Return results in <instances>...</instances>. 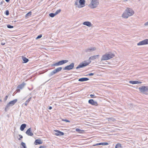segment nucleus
<instances>
[{"mask_svg": "<svg viewBox=\"0 0 148 148\" xmlns=\"http://www.w3.org/2000/svg\"><path fill=\"white\" fill-rule=\"evenodd\" d=\"M42 37V34H40L36 38V39H38L39 38H40Z\"/></svg>", "mask_w": 148, "mask_h": 148, "instance_id": "473e14b6", "label": "nucleus"}, {"mask_svg": "<svg viewBox=\"0 0 148 148\" xmlns=\"http://www.w3.org/2000/svg\"><path fill=\"white\" fill-rule=\"evenodd\" d=\"M99 3L98 0H92L89 6L91 8H95L97 7Z\"/></svg>", "mask_w": 148, "mask_h": 148, "instance_id": "7ed1b4c3", "label": "nucleus"}, {"mask_svg": "<svg viewBox=\"0 0 148 148\" xmlns=\"http://www.w3.org/2000/svg\"><path fill=\"white\" fill-rule=\"evenodd\" d=\"M90 62V61L88 63L86 61H85L84 62L80 63L78 66L76 67V69H78L84 67L88 65Z\"/></svg>", "mask_w": 148, "mask_h": 148, "instance_id": "0eeeda50", "label": "nucleus"}, {"mask_svg": "<svg viewBox=\"0 0 148 148\" xmlns=\"http://www.w3.org/2000/svg\"><path fill=\"white\" fill-rule=\"evenodd\" d=\"M99 56V55H96L91 56L89 58V60H94L97 58Z\"/></svg>", "mask_w": 148, "mask_h": 148, "instance_id": "4be33fe9", "label": "nucleus"}, {"mask_svg": "<svg viewBox=\"0 0 148 148\" xmlns=\"http://www.w3.org/2000/svg\"><path fill=\"white\" fill-rule=\"evenodd\" d=\"M129 83L130 84H141V82H139L138 81H130L129 82Z\"/></svg>", "mask_w": 148, "mask_h": 148, "instance_id": "6ab92c4d", "label": "nucleus"}, {"mask_svg": "<svg viewBox=\"0 0 148 148\" xmlns=\"http://www.w3.org/2000/svg\"><path fill=\"white\" fill-rule=\"evenodd\" d=\"M121 148V144L119 143H117L115 146V148Z\"/></svg>", "mask_w": 148, "mask_h": 148, "instance_id": "b1692460", "label": "nucleus"}, {"mask_svg": "<svg viewBox=\"0 0 148 148\" xmlns=\"http://www.w3.org/2000/svg\"><path fill=\"white\" fill-rule=\"evenodd\" d=\"M102 143H97L93 145V146L102 145Z\"/></svg>", "mask_w": 148, "mask_h": 148, "instance_id": "c9c22d12", "label": "nucleus"}, {"mask_svg": "<svg viewBox=\"0 0 148 148\" xmlns=\"http://www.w3.org/2000/svg\"><path fill=\"white\" fill-rule=\"evenodd\" d=\"M8 95H6L5 97V98L4 99V101H6L7 100L8 98Z\"/></svg>", "mask_w": 148, "mask_h": 148, "instance_id": "4c0bfd02", "label": "nucleus"}, {"mask_svg": "<svg viewBox=\"0 0 148 148\" xmlns=\"http://www.w3.org/2000/svg\"><path fill=\"white\" fill-rule=\"evenodd\" d=\"M83 24L89 27H90L92 25L91 23L89 21H85L83 22Z\"/></svg>", "mask_w": 148, "mask_h": 148, "instance_id": "f3484780", "label": "nucleus"}, {"mask_svg": "<svg viewBox=\"0 0 148 148\" xmlns=\"http://www.w3.org/2000/svg\"><path fill=\"white\" fill-rule=\"evenodd\" d=\"M5 1L7 2H9L10 1V0H5Z\"/></svg>", "mask_w": 148, "mask_h": 148, "instance_id": "09e8293b", "label": "nucleus"}, {"mask_svg": "<svg viewBox=\"0 0 148 148\" xmlns=\"http://www.w3.org/2000/svg\"><path fill=\"white\" fill-rule=\"evenodd\" d=\"M125 1H127L128 0H124Z\"/></svg>", "mask_w": 148, "mask_h": 148, "instance_id": "8fccbe9b", "label": "nucleus"}, {"mask_svg": "<svg viewBox=\"0 0 148 148\" xmlns=\"http://www.w3.org/2000/svg\"><path fill=\"white\" fill-rule=\"evenodd\" d=\"M32 12H29L28 13H27L26 15V16H30L31 15Z\"/></svg>", "mask_w": 148, "mask_h": 148, "instance_id": "7c9ffc66", "label": "nucleus"}, {"mask_svg": "<svg viewBox=\"0 0 148 148\" xmlns=\"http://www.w3.org/2000/svg\"><path fill=\"white\" fill-rule=\"evenodd\" d=\"M96 50V48L94 47H92L91 48H88L85 50V51L86 52H92Z\"/></svg>", "mask_w": 148, "mask_h": 148, "instance_id": "4468645a", "label": "nucleus"}, {"mask_svg": "<svg viewBox=\"0 0 148 148\" xmlns=\"http://www.w3.org/2000/svg\"><path fill=\"white\" fill-rule=\"evenodd\" d=\"M74 66V63H71L69 65H67L63 69L64 70H71L73 68Z\"/></svg>", "mask_w": 148, "mask_h": 148, "instance_id": "1a4fd4ad", "label": "nucleus"}, {"mask_svg": "<svg viewBox=\"0 0 148 148\" xmlns=\"http://www.w3.org/2000/svg\"><path fill=\"white\" fill-rule=\"evenodd\" d=\"M90 97L92 98H94L96 97L94 95L91 94L90 95Z\"/></svg>", "mask_w": 148, "mask_h": 148, "instance_id": "e433bc0d", "label": "nucleus"}, {"mask_svg": "<svg viewBox=\"0 0 148 148\" xmlns=\"http://www.w3.org/2000/svg\"><path fill=\"white\" fill-rule=\"evenodd\" d=\"M21 145L23 146L24 148L26 147L25 143L23 142L21 143Z\"/></svg>", "mask_w": 148, "mask_h": 148, "instance_id": "c85d7f7f", "label": "nucleus"}, {"mask_svg": "<svg viewBox=\"0 0 148 148\" xmlns=\"http://www.w3.org/2000/svg\"><path fill=\"white\" fill-rule=\"evenodd\" d=\"M42 141L40 139H37L35 140L34 143L36 145H39L42 144Z\"/></svg>", "mask_w": 148, "mask_h": 148, "instance_id": "a211bd4d", "label": "nucleus"}, {"mask_svg": "<svg viewBox=\"0 0 148 148\" xmlns=\"http://www.w3.org/2000/svg\"><path fill=\"white\" fill-rule=\"evenodd\" d=\"M19 136L20 137V138H18V140H20L21 138H23V137L20 134H19Z\"/></svg>", "mask_w": 148, "mask_h": 148, "instance_id": "58836bf2", "label": "nucleus"}, {"mask_svg": "<svg viewBox=\"0 0 148 148\" xmlns=\"http://www.w3.org/2000/svg\"><path fill=\"white\" fill-rule=\"evenodd\" d=\"M75 131L77 132H81L82 131H84L83 130H81L79 129L78 128H76L75 129Z\"/></svg>", "mask_w": 148, "mask_h": 148, "instance_id": "c756f323", "label": "nucleus"}, {"mask_svg": "<svg viewBox=\"0 0 148 148\" xmlns=\"http://www.w3.org/2000/svg\"><path fill=\"white\" fill-rule=\"evenodd\" d=\"M79 1V0H76V1L75 2V5H78V1Z\"/></svg>", "mask_w": 148, "mask_h": 148, "instance_id": "79ce46f5", "label": "nucleus"}, {"mask_svg": "<svg viewBox=\"0 0 148 148\" xmlns=\"http://www.w3.org/2000/svg\"><path fill=\"white\" fill-rule=\"evenodd\" d=\"M5 42H2L1 43V45H5Z\"/></svg>", "mask_w": 148, "mask_h": 148, "instance_id": "49530a36", "label": "nucleus"}, {"mask_svg": "<svg viewBox=\"0 0 148 148\" xmlns=\"http://www.w3.org/2000/svg\"><path fill=\"white\" fill-rule=\"evenodd\" d=\"M89 79L86 77L82 78L79 79H78V81L80 82H84L85 81H86L88 80Z\"/></svg>", "mask_w": 148, "mask_h": 148, "instance_id": "412c9836", "label": "nucleus"}, {"mask_svg": "<svg viewBox=\"0 0 148 148\" xmlns=\"http://www.w3.org/2000/svg\"><path fill=\"white\" fill-rule=\"evenodd\" d=\"M26 125L25 124H22L20 127V129L21 131H23L24 129L26 127Z\"/></svg>", "mask_w": 148, "mask_h": 148, "instance_id": "aec40b11", "label": "nucleus"}, {"mask_svg": "<svg viewBox=\"0 0 148 148\" xmlns=\"http://www.w3.org/2000/svg\"><path fill=\"white\" fill-rule=\"evenodd\" d=\"M139 91L147 95L148 94V87L147 86H141L138 88Z\"/></svg>", "mask_w": 148, "mask_h": 148, "instance_id": "39448f33", "label": "nucleus"}, {"mask_svg": "<svg viewBox=\"0 0 148 148\" xmlns=\"http://www.w3.org/2000/svg\"><path fill=\"white\" fill-rule=\"evenodd\" d=\"M52 107L51 106H49V110H51V109H52Z\"/></svg>", "mask_w": 148, "mask_h": 148, "instance_id": "de8ad7c7", "label": "nucleus"}, {"mask_svg": "<svg viewBox=\"0 0 148 148\" xmlns=\"http://www.w3.org/2000/svg\"><path fill=\"white\" fill-rule=\"evenodd\" d=\"M7 27L8 28H12L14 27L13 26L9 25H7Z\"/></svg>", "mask_w": 148, "mask_h": 148, "instance_id": "2f4dec72", "label": "nucleus"}, {"mask_svg": "<svg viewBox=\"0 0 148 148\" xmlns=\"http://www.w3.org/2000/svg\"><path fill=\"white\" fill-rule=\"evenodd\" d=\"M5 3V1H3L1 2L0 3V5H2L3 3Z\"/></svg>", "mask_w": 148, "mask_h": 148, "instance_id": "a19ab883", "label": "nucleus"}, {"mask_svg": "<svg viewBox=\"0 0 148 148\" xmlns=\"http://www.w3.org/2000/svg\"><path fill=\"white\" fill-rule=\"evenodd\" d=\"M93 75H94V73H91L89 74H88V75H89L90 76H91Z\"/></svg>", "mask_w": 148, "mask_h": 148, "instance_id": "c03bdc74", "label": "nucleus"}, {"mask_svg": "<svg viewBox=\"0 0 148 148\" xmlns=\"http://www.w3.org/2000/svg\"><path fill=\"white\" fill-rule=\"evenodd\" d=\"M31 99V97H30L26 101L25 103H24L25 105L26 106H27L29 101H30Z\"/></svg>", "mask_w": 148, "mask_h": 148, "instance_id": "393cba45", "label": "nucleus"}, {"mask_svg": "<svg viewBox=\"0 0 148 148\" xmlns=\"http://www.w3.org/2000/svg\"><path fill=\"white\" fill-rule=\"evenodd\" d=\"M49 16L51 17H53L56 15L55 13H50L49 14Z\"/></svg>", "mask_w": 148, "mask_h": 148, "instance_id": "bb28decb", "label": "nucleus"}, {"mask_svg": "<svg viewBox=\"0 0 148 148\" xmlns=\"http://www.w3.org/2000/svg\"><path fill=\"white\" fill-rule=\"evenodd\" d=\"M88 102L89 104L95 106H98V104L97 102L94 101L93 99H90L88 100Z\"/></svg>", "mask_w": 148, "mask_h": 148, "instance_id": "9b49d317", "label": "nucleus"}, {"mask_svg": "<svg viewBox=\"0 0 148 148\" xmlns=\"http://www.w3.org/2000/svg\"><path fill=\"white\" fill-rule=\"evenodd\" d=\"M144 25H145V26L148 25V21L147 22L145 23L144 24Z\"/></svg>", "mask_w": 148, "mask_h": 148, "instance_id": "37998d69", "label": "nucleus"}, {"mask_svg": "<svg viewBox=\"0 0 148 148\" xmlns=\"http://www.w3.org/2000/svg\"><path fill=\"white\" fill-rule=\"evenodd\" d=\"M16 21H14V22H15Z\"/></svg>", "mask_w": 148, "mask_h": 148, "instance_id": "3c124183", "label": "nucleus"}, {"mask_svg": "<svg viewBox=\"0 0 148 148\" xmlns=\"http://www.w3.org/2000/svg\"><path fill=\"white\" fill-rule=\"evenodd\" d=\"M62 121H66V122H70V121L69 120H66V119H62Z\"/></svg>", "mask_w": 148, "mask_h": 148, "instance_id": "ea45409f", "label": "nucleus"}, {"mask_svg": "<svg viewBox=\"0 0 148 148\" xmlns=\"http://www.w3.org/2000/svg\"><path fill=\"white\" fill-rule=\"evenodd\" d=\"M39 148H45V147L44 146H41Z\"/></svg>", "mask_w": 148, "mask_h": 148, "instance_id": "a18cd8bd", "label": "nucleus"}, {"mask_svg": "<svg viewBox=\"0 0 148 148\" xmlns=\"http://www.w3.org/2000/svg\"><path fill=\"white\" fill-rule=\"evenodd\" d=\"M54 131L56 132L55 133V135L57 136H62L64 135V133L63 132L59 130H55Z\"/></svg>", "mask_w": 148, "mask_h": 148, "instance_id": "2eb2a0df", "label": "nucleus"}, {"mask_svg": "<svg viewBox=\"0 0 148 148\" xmlns=\"http://www.w3.org/2000/svg\"><path fill=\"white\" fill-rule=\"evenodd\" d=\"M26 134L29 136H32L33 135V134L31 131V128H29L26 131Z\"/></svg>", "mask_w": 148, "mask_h": 148, "instance_id": "ddd939ff", "label": "nucleus"}, {"mask_svg": "<svg viewBox=\"0 0 148 148\" xmlns=\"http://www.w3.org/2000/svg\"><path fill=\"white\" fill-rule=\"evenodd\" d=\"M61 11V9H59L58 10H57L56 12L55 13V14L56 15H57V14H59V13H60V12Z\"/></svg>", "mask_w": 148, "mask_h": 148, "instance_id": "cd10ccee", "label": "nucleus"}, {"mask_svg": "<svg viewBox=\"0 0 148 148\" xmlns=\"http://www.w3.org/2000/svg\"><path fill=\"white\" fill-rule=\"evenodd\" d=\"M134 13V11L131 8H127L122 15V17L127 18L132 15Z\"/></svg>", "mask_w": 148, "mask_h": 148, "instance_id": "f257e3e1", "label": "nucleus"}, {"mask_svg": "<svg viewBox=\"0 0 148 148\" xmlns=\"http://www.w3.org/2000/svg\"><path fill=\"white\" fill-rule=\"evenodd\" d=\"M148 44V39H146L140 42L137 44L138 46Z\"/></svg>", "mask_w": 148, "mask_h": 148, "instance_id": "9d476101", "label": "nucleus"}, {"mask_svg": "<svg viewBox=\"0 0 148 148\" xmlns=\"http://www.w3.org/2000/svg\"><path fill=\"white\" fill-rule=\"evenodd\" d=\"M68 62V60H62L52 64V66H58L67 63Z\"/></svg>", "mask_w": 148, "mask_h": 148, "instance_id": "423d86ee", "label": "nucleus"}, {"mask_svg": "<svg viewBox=\"0 0 148 148\" xmlns=\"http://www.w3.org/2000/svg\"><path fill=\"white\" fill-rule=\"evenodd\" d=\"M17 100L15 99L13 101H11L8 103L6 106L5 110V112L7 111L8 110V108L10 106H12L17 101Z\"/></svg>", "mask_w": 148, "mask_h": 148, "instance_id": "20e7f679", "label": "nucleus"}, {"mask_svg": "<svg viewBox=\"0 0 148 148\" xmlns=\"http://www.w3.org/2000/svg\"><path fill=\"white\" fill-rule=\"evenodd\" d=\"M108 121L109 122L115 121V119L112 118H109L107 119Z\"/></svg>", "mask_w": 148, "mask_h": 148, "instance_id": "a878e982", "label": "nucleus"}, {"mask_svg": "<svg viewBox=\"0 0 148 148\" xmlns=\"http://www.w3.org/2000/svg\"><path fill=\"white\" fill-rule=\"evenodd\" d=\"M22 59L24 63H27L29 61L28 59L26 58L25 57L23 56L22 57Z\"/></svg>", "mask_w": 148, "mask_h": 148, "instance_id": "5701e85b", "label": "nucleus"}, {"mask_svg": "<svg viewBox=\"0 0 148 148\" xmlns=\"http://www.w3.org/2000/svg\"><path fill=\"white\" fill-rule=\"evenodd\" d=\"M26 84L24 82H23L22 84L18 85L17 87V88H18V89L17 90V92L20 91V90L19 89H22L24 87V86Z\"/></svg>", "mask_w": 148, "mask_h": 148, "instance_id": "f8f14e48", "label": "nucleus"}, {"mask_svg": "<svg viewBox=\"0 0 148 148\" xmlns=\"http://www.w3.org/2000/svg\"><path fill=\"white\" fill-rule=\"evenodd\" d=\"M102 145H106L108 144V143L106 142L102 143Z\"/></svg>", "mask_w": 148, "mask_h": 148, "instance_id": "f704fd0d", "label": "nucleus"}, {"mask_svg": "<svg viewBox=\"0 0 148 148\" xmlns=\"http://www.w3.org/2000/svg\"><path fill=\"white\" fill-rule=\"evenodd\" d=\"M114 56L115 55L111 52L107 53L102 56L101 60V61L108 60L113 58Z\"/></svg>", "mask_w": 148, "mask_h": 148, "instance_id": "f03ea898", "label": "nucleus"}, {"mask_svg": "<svg viewBox=\"0 0 148 148\" xmlns=\"http://www.w3.org/2000/svg\"><path fill=\"white\" fill-rule=\"evenodd\" d=\"M80 5L81 6V7H83L84 6L85 3V0H79Z\"/></svg>", "mask_w": 148, "mask_h": 148, "instance_id": "dca6fc26", "label": "nucleus"}, {"mask_svg": "<svg viewBox=\"0 0 148 148\" xmlns=\"http://www.w3.org/2000/svg\"><path fill=\"white\" fill-rule=\"evenodd\" d=\"M5 14L6 15H9V11L8 10H6L5 12Z\"/></svg>", "mask_w": 148, "mask_h": 148, "instance_id": "72a5a7b5", "label": "nucleus"}, {"mask_svg": "<svg viewBox=\"0 0 148 148\" xmlns=\"http://www.w3.org/2000/svg\"><path fill=\"white\" fill-rule=\"evenodd\" d=\"M0 148H1V147H0Z\"/></svg>", "mask_w": 148, "mask_h": 148, "instance_id": "603ef678", "label": "nucleus"}, {"mask_svg": "<svg viewBox=\"0 0 148 148\" xmlns=\"http://www.w3.org/2000/svg\"><path fill=\"white\" fill-rule=\"evenodd\" d=\"M62 69V67H59L57 69L54 70L53 71L51 72L49 74V75L50 76H51L55 74L56 73L61 71Z\"/></svg>", "mask_w": 148, "mask_h": 148, "instance_id": "6e6552de", "label": "nucleus"}]
</instances>
